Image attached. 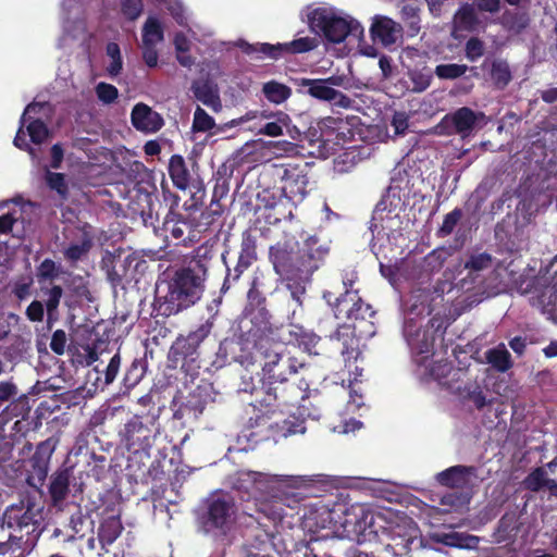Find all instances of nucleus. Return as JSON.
Returning <instances> with one entry per match:
<instances>
[{
    "instance_id": "nucleus-43",
    "label": "nucleus",
    "mask_w": 557,
    "mask_h": 557,
    "mask_svg": "<svg viewBox=\"0 0 557 557\" xmlns=\"http://www.w3.org/2000/svg\"><path fill=\"white\" fill-rule=\"evenodd\" d=\"M411 89L416 92L424 91L431 84L432 74L429 71L413 70L409 72Z\"/></svg>"
},
{
    "instance_id": "nucleus-59",
    "label": "nucleus",
    "mask_w": 557,
    "mask_h": 557,
    "mask_svg": "<svg viewBox=\"0 0 557 557\" xmlns=\"http://www.w3.org/2000/svg\"><path fill=\"white\" fill-rule=\"evenodd\" d=\"M45 310L42 302L34 300L26 309L27 318L33 322H40L44 319Z\"/></svg>"
},
{
    "instance_id": "nucleus-30",
    "label": "nucleus",
    "mask_w": 557,
    "mask_h": 557,
    "mask_svg": "<svg viewBox=\"0 0 557 557\" xmlns=\"http://www.w3.org/2000/svg\"><path fill=\"white\" fill-rule=\"evenodd\" d=\"M163 40V29L159 20L154 16H149L143 27V42L145 47H156Z\"/></svg>"
},
{
    "instance_id": "nucleus-47",
    "label": "nucleus",
    "mask_w": 557,
    "mask_h": 557,
    "mask_svg": "<svg viewBox=\"0 0 557 557\" xmlns=\"http://www.w3.org/2000/svg\"><path fill=\"white\" fill-rule=\"evenodd\" d=\"M92 521L82 512L74 513L70 520V527L74 535L84 536L86 530L90 529Z\"/></svg>"
},
{
    "instance_id": "nucleus-41",
    "label": "nucleus",
    "mask_w": 557,
    "mask_h": 557,
    "mask_svg": "<svg viewBox=\"0 0 557 557\" xmlns=\"http://www.w3.org/2000/svg\"><path fill=\"white\" fill-rule=\"evenodd\" d=\"M265 140L253 139L244 144L235 153V158L239 161H248L251 156L264 150Z\"/></svg>"
},
{
    "instance_id": "nucleus-21",
    "label": "nucleus",
    "mask_w": 557,
    "mask_h": 557,
    "mask_svg": "<svg viewBox=\"0 0 557 557\" xmlns=\"http://www.w3.org/2000/svg\"><path fill=\"white\" fill-rule=\"evenodd\" d=\"M191 90L194 96L201 101L205 106L219 112L222 103L218 90L208 82L196 81L193 83Z\"/></svg>"
},
{
    "instance_id": "nucleus-53",
    "label": "nucleus",
    "mask_w": 557,
    "mask_h": 557,
    "mask_svg": "<svg viewBox=\"0 0 557 557\" xmlns=\"http://www.w3.org/2000/svg\"><path fill=\"white\" fill-rule=\"evenodd\" d=\"M18 395V388L12 381L0 382V407L7 403L14 400Z\"/></svg>"
},
{
    "instance_id": "nucleus-39",
    "label": "nucleus",
    "mask_w": 557,
    "mask_h": 557,
    "mask_svg": "<svg viewBox=\"0 0 557 557\" xmlns=\"http://www.w3.org/2000/svg\"><path fill=\"white\" fill-rule=\"evenodd\" d=\"M214 126V119L209 115L202 108L197 107L194 113L193 131L205 133L211 131Z\"/></svg>"
},
{
    "instance_id": "nucleus-57",
    "label": "nucleus",
    "mask_w": 557,
    "mask_h": 557,
    "mask_svg": "<svg viewBox=\"0 0 557 557\" xmlns=\"http://www.w3.org/2000/svg\"><path fill=\"white\" fill-rule=\"evenodd\" d=\"M59 274V268L54 261L50 259L44 260L38 268V277L54 278Z\"/></svg>"
},
{
    "instance_id": "nucleus-20",
    "label": "nucleus",
    "mask_w": 557,
    "mask_h": 557,
    "mask_svg": "<svg viewBox=\"0 0 557 557\" xmlns=\"http://www.w3.org/2000/svg\"><path fill=\"white\" fill-rule=\"evenodd\" d=\"M432 294L426 289H416L406 301V310L414 317L429 315L431 308Z\"/></svg>"
},
{
    "instance_id": "nucleus-50",
    "label": "nucleus",
    "mask_w": 557,
    "mask_h": 557,
    "mask_svg": "<svg viewBox=\"0 0 557 557\" xmlns=\"http://www.w3.org/2000/svg\"><path fill=\"white\" fill-rule=\"evenodd\" d=\"M90 246H91L90 240L84 239L81 244L71 245L64 251V256L70 261H77L89 250Z\"/></svg>"
},
{
    "instance_id": "nucleus-22",
    "label": "nucleus",
    "mask_w": 557,
    "mask_h": 557,
    "mask_svg": "<svg viewBox=\"0 0 557 557\" xmlns=\"http://www.w3.org/2000/svg\"><path fill=\"white\" fill-rule=\"evenodd\" d=\"M70 476L71 474L67 469L59 470L52 474L49 493L54 506L62 504L66 498L69 494Z\"/></svg>"
},
{
    "instance_id": "nucleus-26",
    "label": "nucleus",
    "mask_w": 557,
    "mask_h": 557,
    "mask_svg": "<svg viewBox=\"0 0 557 557\" xmlns=\"http://www.w3.org/2000/svg\"><path fill=\"white\" fill-rule=\"evenodd\" d=\"M485 358L487 363L498 372H507L512 367L511 356L505 344L486 350Z\"/></svg>"
},
{
    "instance_id": "nucleus-8",
    "label": "nucleus",
    "mask_w": 557,
    "mask_h": 557,
    "mask_svg": "<svg viewBox=\"0 0 557 557\" xmlns=\"http://www.w3.org/2000/svg\"><path fill=\"white\" fill-rule=\"evenodd\" d=\"M236 519L237 509L233 498L228 495H213L208 500L201 528L205 533L221 537L234 529Z\"/></svg>"
},
{
    "instance_id": "nucleus-16",
    "label": "nucleus",
    "mask_w": 557,
    "mask_h": 557,
    "mask_svg": "<svg viewBox=\"0 0 557 557\" xmlns=\"http://www.w3.org/2000/svg\"><path fill=\"white\" fill-rule=\"evenodd\" d=\"M282 191L286 198L297 202L301 201L307 194L308 178L296 168L285 169L282 176Z\"/></svg>"
},
{
    "instance_id": "nucleus-7",
    "label": "nucleus",
    "mask_w": 557,
    "mask_h": 557,
    "mask_svg": "<svg viewBox=\"0 0 557 557\" xmlns=\"http://www.w3.org/2000/svg\"><path fill=\"white\" fill-rule=\"evenodd\" d=\"M42 506L30 498H25L5 509L0 528L2 531H10L9 540L22 541L27 536L25 542L28 543L40 534Z\"/></svg>"
},
{
    "instance_id": "nucleus-23",
    "label": "nucleus",
    "mask_w": 557,
    "mask_h": 557,
    "mask_svg": "<svg viewBox=\"0 0 557 557\" xmlns=\"http://www.w3.org/2000/svg\"><path fill=\"white\" fill-rule=\"evenodd\" d=\"M339 518L337 510H331L326 506H321L314 511L310 512L307 517L308 525L315 527L317 529H333L334 531H338L336 528L337 520L335 518Z\"/></svg>"
},
{
    "instance_id": "nucleus-4",
    "label": "nucleus",
    "mask_w": 557,
    "mask_h": 557,
    "mask_svg": "<svg viewBox=\"0 0 557 557\" xmlns=\"http://www.w3.org/2000/svg\"><path fill=\"white\" fill-rule=\"evenodd\" d=\"M329 252L330 245L325 239L317 235L304 234L297 255L290 261L283 252L274 257L275 271L286 280L293 299L299 305L311 275L320 268Z\"/></svg>"
},
{
    "instance_id": "nucleus-3",
    "label": "nucleus",
    "mask_w": 557,
    "mask_h": 557,
    "mask_svg": "<svg viewBox=\"0 0 557 557\" xmlns=\"http://www.w3.org/2000/svg\"><path fill=\"white\" fill-rule=\"evenodd\" d=\"M323 298L333 308L334 314L337 319H347L351 321L355 317V311H361V322L366 327L358 329L357 324H344L337 329L332 336V339L337 342L345 361L348 367H351V359L355 361L359 356L358 338L372 337L375 334V326L371 319L374 317V311L370 305L362 301L357 290L346 289L339 297H334L331 292H325Z\"/></svg>"
},
{
    "instance_id": "nucleus-61",
    "label": "nucleus",
    "mask_w": 557,
    "mask_h": 557,
    "mask_svg": "<svg viewBox=\"0 0 557 557\" xmlns=\"http://www.w3.org/2000/svg\"><path fill=\"white\" fill-rule=\"evenodd\" d=\"M479 537L475 535L459 533L458 548L475 549L479 545Z\"/></svg>"
},
{
    "instance_id": "nucleus-2",
    "label": "nucleus",
    "mask_w": 557,
    "mask_h": 557,
    "mask_svg": "<svg viewBox=\"0 0 557 557\" xmlns=\"http://www.w3.org/2000/svg\"><path fill=\"white\" fill-rule=\"evenodd\" d=\"M313 479L306 475H271L257 471H240L238 487L253 493L259 503V509L272 520L283 517V505L293 507L299 502L295 493L287 488H299Z\"/></svg>"
},
{
    "instance_id": "nucleus-19",
    "label": "nucleus",
    "mask_w": 557,
    "mask_h": 557,
    "mask_svg": "<svg viewBox=\"0 0 557 557\" xmlns=\"http://www.w3.org/2000/svg\"><path fill=\"white\" fill-rule=\"evenodd\" d=\"M478 24L479 21L474 7L466 3L454 15L451 34L455 38H458L461 36L460 33L475 29Z\"/></svg>"
},
{
    "instance_id": "nucleus-51",
    "label": "nucleus",
    "mask_w": 557,
    "mask_h": 557,
    "mask_svg": "<svg viewBox=\"0 0 557 557\" xmlns=\"http://www.w3.org/2000/svg\"><path fill=\"white\" fill-rule=\"evenodd\" d=\"M46 182L51 189L57 190L60 195L66 194L67 186L63 174L48 171L46 173Z\"/></svg>"
},
{
    "instance_id": "nucleus-54",
    "label": "nucleus",
    "mask_w": 557,
    "mask_h": 557,
    "mask_svg": "<svg viewBox=\"0 0 557 557\" xmlns=\"http://www.w3.org/2000/svg\"><path fill=\"white\" fill-rule=\"evenodd\" d=\"M67 337L63 330H57L51 337L50 348L57 355H63L66 347Z\"/></svg>"
},
{
    "instance_id": "nucleus-12",
    "label": "nucleus",
    "mask_w": 557,
    "mask_h": 557,
    "mask_svg": "<svg viewBox=\"0 0 557 557\" xmlns=\"http://www.w3.org/2000/svg\"><path fill=\"white\" fill-rule=\"evenodd\" d=\"M482 117V113H475L471 109L462 107L454 113L445 115L435 127V132L441 135L459 134L462 137H467Z\"/></svg>"
},
{
    "instance_id": "nucleus-48",
    "label": "nucleus",
    "mask_w": 557,
    "mask_h": 557,
    "mask_svg": "<svg viewBox=\"0 0 557 557\" xmlns=\"http://www.w3.org/2000/svg\"><path fill=\"white\" fill-rule=\"evenodd\" d=\"M492 265V257L487 253H478L469 258L465 263V268L470 271L479 272Z\"/></svg>"
},
{
    "instance_id": "nucleus-18",
    "label": "nucleus",
    "mask_w": 557,
    "mask_h": 557,
    "mask_svg": "<svg viewBox=\"0 0 557 557\" xmlns=\"http://www.w3.org/2000/svg\"><path fill=\"white\" fill-rule=\"evenodd\" d=\"M256 258H257V253H256L255 242L250 235H247L243 238L237 264L234 268L233 273L228 269V273L225 277L224 285L227 284L231 280L237 281L240 277V275L243 274V272L245 270H247L252 264V262L256 260Z\"/></svg>"
},
{
    "instance_id": "nucleus-45",
    "label": "nucleus",
    "mask_w": 557,
    "mask_h": 557,
    "mask_svg": "<svg viewBox=\"0 0 557 557\" xmlns=\"http://www.w3.org/2000/svg\"><path fill=\"white\" fill-rule=\"evenodd\" d=\"M95 91L99 101L104 104L113 103L119 96V90L115 86L103 82L97 84Z\"/></svg>"
},
{
    "instance_id": "nucleus-52",
    "label": "nucleus",
    "mask_w": 557,
    "mask_h": 557,
    "mask_svg": "<svg viewBox=\"0 0 557 557\" xmlns=\"http://www.w3.org/2000/svg\"><path fill=\"white\" fill-rule=\"evenodd\" d=\"M211 329L212 322L206 321L188 335L187 342L191 346H198L210 334Z\"/></svg>"
},
{
    "instance_id": "nucleus-15",
    "label": "nucleus",
    "mask_w": 557,
    "mask_h": 557,
    "mask_svg": "<svg viewBox=\"0 0 557 557\" xmlns=\"http://www.w3.org/2000/svg\"><path fill=\"white\" fill-rule=\"evenodd\" d=\"M370 32L372 38L385 47L396 44L403 36L401 26L386 16H376Z\"/></svg>"
},
{
    "instance_id": "nucleus-36",
    "label": "nucleus",
    "mask_w": 557,
    "mask_h": 557,
    "mask_svg": "<svg viewBox=\"0 0 557 557\" xmlns=\"http://www.w3.org/2000/svg\"><path fill=\"white\" fill-rule=\"evenodd\" d=\"M46 298V307H47V314L48 320L52 321L57 318V310L61 300V297L63 295V290L60 286H52L51 288L47 289L45 292Z\"/></svg>"
},
{
    "instance_id": "nucleus-9",
    "label": "nucleus",
    "mask_w": 557,
    "mask_h": 557,
    "mask_svg": "<svg viewBox=\"0 0 557 557\" xmlns=\"http://www.w3.org/2000/svg\"><path fill=\"white\" fill-rule=\"evenodd\" d=\"M318 39L315 37H299L289 42L284 44H256L250 45L244 40L238 42L243 51L249 55L263 54L271 59H278L286 54H298L309 52L318 47Z\"/></svg>"
},
{
    "instance_id": "nucleus-25",
    "label": "nucleus",
    "mask_w": 557,
    "mask_h": 557,
    "mask_svg": "<svg viewBox=\"0 0 557 557\" xmlns=\"http://www.w3.org/2000/svg\"><path fill=\"white\" fill-rule=\"evenodd\" d=\"M346 513L348 517H354L352 534H355V536L363 534L373 522L372 512L360 504L351 505L349 508H346Z\"/></svg>"
},
{
    "instance_id": "nucleus-63",
    "label": "nucleus",
    "mask_w": 557,
    "mask_h": 557,
    "mask_svg": "<svg viewBox=\"0 0 557 557\" xmlns=\"http://www.w3.org/2000/svg\"><path fill=\"white\" fill-rule=\"evenodd\" d=\"M450 371H451V367L449 363L440 361L432 367L431 375L435 380L442 381Z\"/></svg>"
},
{
    "instance_id": "nucleus-38",
    "label": "nucleus",
    "mask_w": 557,
    "mask_h": 557,
    "mask_svg": "<svg viewBox=\"0 0 557 557\" xmlns=\"http://www.w3.org/2000/svg\"><path fill=\"white\" fill-rule=\"evenodd\" d=\"M107 55L111 59L110 64L107 66L108 74L112 77L119 75L123 65L119 45L115 42L108 44Z\"/></svg>"
},
{
    "instance_id": "nucleus-31",
    "label": "nucleus",
    "mask_w": 557,
    "mask_h": 557,
    "mask_svg": "<svg viewBox=\"0 0 557 557\" xmlns=\"http://www.w3.org/2000/svg\"><path fill=\"white\" fill-rule=\"evenodd\" d=\"M553 479L546 468H536L524 480V485L532 492L549 491Z\"/></svg>"
},
{
    "instance_id": "nucleus-14",
    "label": "nucleus",
    "mask_w": 557,
    "mask_h": 557,
    "mask_svg": "<svg viewBox=\"0 0 557 557\" xmlns=\"http://www.w3.org/2000/svg\"><path fill=\"white\" fill-rule=\"evenodd\" d=\"M436 479L447 487L467 488L474 484L478 475L474 467L455 466L437 473Z\"/></svg>"
},
{
    "instance_id": "nucleus-62",
    "label": "nucleus",
    "mask_w": 557,
    "mask_h": 557,
    "mask_svg": "<svg viewBox=\"0 0 557 557\" xmlns=\"http://www.w3.org/2000/svg\"><path fill=\"white\" fill-rule=\"evenodd\" d=\"M459 219H460L459 211L455 210V211L448 213L445 216V220L442 224L441 232H443L444 234H450L453 232V230L455 228L456 224L458 223Z\"/></svg>"
},
{
    "instance_id": "nucleus-33",
    "label": "nucleus",
    "mask_w": 557,
    "mask_h": 557,
    "mask_svg": "<svg viewBox=\"0 0 557 557\" xmlns=\"http://www.w3.org/2000/svg\"><path fill=\"white\" fill-rule=\"evenodd\" d=\"M290 124V117L288 114L278 111L273 115V121L265 123L261 128L258 129V134L267 135L270 137H277L283 135V128L288 127Z\"/></svg>"
},
{
    "instance_id": "nucleus-55",
    "label": "nucleus",
    "mask_w": 557,
    "mask_h": 557,
    "mask_svg": "<svg viewBox=\"0 0 557 557\" xmlns=\"http://www.w3.org/2000/svg\"><path fill=\"white\" fill-rule=\"evenodd\" d=\"M123 13L131 20H136L143 11L141 0H123Z\"/></svg>"
},
{
    "instance_id": "nucleus-58",
    "label": "nucleus",
    "mask_w": 557,
    "mask_h": 557,
    "mask_svg": "<svg viewBox=\"0 0 557 557\" xmlns=\"http://www.w3.org/2000/svg\"><path fill=\"white\" fill-rule=\"evenodd\" d=\"M120 364H121L120 355L115 354L111 358L109 364L106 368V377H104V385L106 386L111 384L115 380L116 374H117L119 369H120Z\"/></svg>"
},
{
    "instance_id": "nucleus-17",
    "label": "nucleus",
    "mask_w": 557,
    "mask_h": 557,
    "mask_svg": "<svg viewBox=\"0 0 557 557\" xmlns=\"http://www.w3.org/2000/svg\"><path fill=\"white\" fill-rule=\"evenodd\" d=\"M133 126L144 133H154L163 125L159 113L145 103H137L131 114Z\"/></svg>"
},
{
    "instance_id": "nucleus-37",
    "label": "nucleus",
    "mask_w": 557,
    "mask_h": 557,
    "mask_svg": "<svg viewBox=\"0 0 557 557\" xmlns=\"http://www.w3.org/2000/svg\"><path fill=\"white\" fill-rule=\"evenodd\" d=\"M468 71L466 64H440L435 67V74L442 79H455L462 76Z\"/></svg>"
},
{
    "instance_id": "nucleus-60",
    "label": "nucleus",
    "mask_w": 557,
    "mask_h": 557,
    "mask_svg": "<svg viewBox=\"0 0 557 557\" xmlns=\"http://www.w3.org/2000/svg\"><path fill=\"white\" fill-rule=\"evenodd\" d=\"M392 126L395 134L401 135L408 127V115L405 112H396L392 119Z\"/></svg>"
},
{
    "instance_id": "nucleus-40",
    "label": "nucleus",
    "mask_w": 557,
    "mask_h": 557,
    "mask_svg": "<svg viewBox=\"0 0 557 557\" xmlns=\"http://www.w3.org/2000/svg\"><path fill=\"white\" fill-rule=\"evenodd\" d=\"M400 205V196L396 187H389L381 201L376 205L375 212H392Z\"/></svg>"
},
{
    "instance_id": "nucleus-42",
    "label": "nucleus",
    "mask_w": 557,
    "mask_h": 557,
    "mask_svg": "<svg viewBox=\"0 0 557 557\" xmlns=\"http://www.w3.org/2000/svg\"><path fill=\"white\" fill-rule=\"evenodd\" d=\"M469 502L468 497L458 492H449L441 498V505L446 507V511H457Z\"/></svg>"
},
{
    "instance_id": "nucleus-34",
    "label": "nucleus",
    "mask_w": 557,
    "mask_h": 557,
    "mask_svg": "<svg viewBox=\"0 0 557 557\" xmlns=\"http://www.w3.org/2000/svg\"><path fill=\"white\" fill-rule=\"evenodd\" d=\"M491 77L493 83L498 88H504L511 79L509 66L504 61H495L492 64Z\"/></svg>"
},
{
    "instance_id": "nucleus-49",
    "label": "nucleus",
    "mask_w": 557,
    "mask_h": 557,
    "mask_svg": "<svg viewBox=\"0 0 557 557\" xmlns=\"http://www.w3.org/2000/svg\"><path fill=\"white\" fill-rule=\"evenodd\" d=\"M280 432L284 437L294 434H302L306 432V428L304 425V421L299 419H286L280 425Z\"/></svg>"
},
{
    "instance_id": "nucleus-27",
    "label": "nucleus",
    "mask_w": 557,
    "mask_h": 557,
    "mask_svg": "<svg viewBox=\"0 0 557 557\" xmlns=\"http://www.w3.org/2000/svg\"><path fill=\"white\" fill-rule=\"evenodd\" d=\"M298 85L301 87H307V92L319 100L330 101V98L333 94L334 88L329 86V84L324 79H310V78H300L297 81Z\"/></svg>"
},
{
    "instance_id": "nucleus-24",
    "label": "nucleus",
    "mask_w": 557,
    "mask_h": 557,
    "mask_svg": "<svg viewBox=\"0 0 557 557\" xmlns=\"http://www.w3.org/2000/svg\"><path fill=\"white\" fill-rule=\"evenodd\" d=\"M23 211L24 208L13 201L0 203V233L7 234L12 231L22 219Z\"/></svg>"
},
{
    "instance_id": "nucleus-10",
    "label": "nucleus",
    "mask_w": 557,
    "mask_h": 557,
    "mask_svg": "<svg viewBox=\"0 0 557 557\" xmlns=\"http://www.w3.org/2000/svg\"><path fill=\"white\" fill-rule=\"evenodd\" d=\"M157 429L144 423L140 417H132L120 430L121 444L132 453L148 451L154 444Z\"/></svg>"
},
{
    "instance_id": "nucleus-13",
    "label": "nucleus",
    "mask_w": 557,
    "mask_h": 557,
    "mask_svg": "<svg viewBox=\"0 0 557 557\" xmlns=\"http://www.w3.org/2000/svg\"><path fill=\"white\" fill-rule=\"evenodd\" d=\"M404 334L411 351L417 356H421L420 359H417V362L422 363L432 351V334L418 327L411 318L405 322Z\"/></svg>"
},
{
    "instance_id": "nucleus-5",
    "label": "nucleus",
    "mask_w": 557,
    "mask_h": 557,
    "mask_svg": "<svg viewBox=\"0 0 557 557\" xmlns=\"http://www.w3.org/2000/svg\"><path fill=\"white\" fill-rule=\"evenodd\" d=\"M207 269L197 261L194 264L177 270L166 283L163 295L165 311L175 314L194 306L205 290Z\"/></svg>"
},
{
    "instance_id": "nucleus-35",
    "label": "nucleus",
    "mask_w": 557,
    "mask_h": 557,
    "mask_svg": "<svg viewBox=\"0 0 557 557\" xmlns=\"http://www.w3.org/2000/svg\"><path fill=\"white\" fill-rule=\"evenodd\" d=\"M540 302L544 313L557 323V290L555 287L546 288L541 295Z\"/></svg>"
},
{
    "instance_id": "nucleus-64",
    "label": "nucleus",
    "mask_w": 557,
    "mask_h": 557,
    "mask_svg": "<svg viewBox=\"0 0 557 557\" xmlns=\"http://www.w3.org/2000/svg\"><path fill=\"white\" fill-rule=\"evenodd\" d=\"M329 102H333L335 106L343 109H348L352 104V100L348 96L344 95L343 92L336 89L333 90V94Z\"/></svg>"
},
{
    "instance_id": "nucleus-29",
    "label": "nucleus",
    "mask_w": 557,
    "mask_h": 557,
    "mask_svg": "<svg viewBox=\"0 0 557 557\" xmlns=\"http://www.w3.org/2000/svg\"><path fill=\"white\" fill-rule=\"evenodd\" d=\"M169 174L173 184L184 190L189 183L188 171L186 170L185 162L182 157L173 156L169 164Z\"/></svg>"
},
{
    "instance_id": "nucleus-46",
    "label": "nucleus",
    "mask_w": 557,
    "mask_h": 557,
    "mask_svg": "<svg viewBox=\"0 0 557 557\" xmlns=\"http://www.w3.org/2000/svg\"><path fill=\"white\" fill-rule=\"evenodd\" d=\"M264 150L274 157H283L284 154L293 152L295 145L287 140H265Z\"/></svg>"
},
{
    "instance_id": "nucleus-6",
    "label": "nucleus",
    "mask_w": 557,
    "mask_h": 557,
    "mask_svg": "<svg viewBox=\"0 0 557 557\" xmlns=\"http://www.w3.org/2000/svg\"><path fill=\"white\" fill-rule=\"evenodd\" d=\"M306 16L310 29L323 36L327 42L341 44L349 35L363 33L358 21L332 7L308 8Z\"/></svg>"
},
{
    "instance_id": "nucleus-11",
    "label": "nucleus",
    "mask_w": 557,
    "mask_h": 557,
    "mask_svg": "<svg viewBox=\"0 0 557 557\" xmlns=\"http://www.w3.org/2000/svg\"><path fill=\"white\" fill-rule=\"evenodd\" d=\"M46 108L45 102H33L26 107L21 117V126L14 138V146L20 149H27L33 159L36 158L35 150L30 148L24 138L23 125L26 121H30L27 125L28 135L34 144H41L48 137L49 131L46 124L39 119H35L33 114L44 110Z\"/></svg>"
},
{
    "instance_id": "nucleus-32",
    "label": "nucleus",
    "mask_w": 557,
    "mask_h": 557,
    "mask_svg": "<svg viewBox=\"0 0 557 557\" xmlns=\"http://www.w3.org/2000/svg\"><path fill=\"white\" fill-rule=\"evenodd\" d=\"M262 91H263L265 98L270 102L275 103V104L283 103L292 95V89L288 86L281 84L278 82H275V81L265 83L262 87Z\"/></svg>"
},
{
    "instance_id": "nucleus-1",
    "label": "nucleus",
    "mask_w": 557,
    "mask_h": 557,
    "mask_svg": "<svg viewBox=\"0 0 557 557\" xmlns=\"http://www.w3.org/2000/svg\"><path fill=\"white\" fill-rule=\"evenodd\" d=\"M258 352L261 358L263 383L267 386V398L262 401L269 406L272 400L288 405L304 399L309 382L302 377L297 386L287 383L289 377L299 373L305 376L309 370L307 364L293 357L283 344L268 339L260 342Z\"/></svg>"
},
{
    "instance_id": "nucleus-28",
    "label": "nucleus",
    "mask_w": 557,
    "mask_h": 557,
    "mask_svg": "<svg viewBox=\"0 0 557 557\" xmlns=\"http://www.w3.org/2000/svg\"><path fill=\"white\" fill-rule=\"evenodd\" d=\"M123 525L117 517H109L101 523L98 532L100 543L104 545L112 544L122 533Z\"/></svg>"
},
{
    "instance_id": "nucleus-56",
    "label": "nucleus",
    "mask_w": 557,
    "mask_h": 557,
    "mask_svg": "<svg viewBox=\"0 0 557 557\" xmlns=\"http://www.w3.org/2000/svg\"><path fill=\"white\" fill-rule=\"evenodd\" d=\"M484 48L482 41L476 38H471L466 45V57L470 61H475L483 55Z\"/></svg>"
},
{
    "instance_id": "nucleus-44",
    "label": "nucleus",
    "mask_w": 557,
    "mask_h": 557,
    "mask_svg": "<svg viewBox=\"0 0 557 557\" xmlns=\"http://www.w3.org/2000/svg\"><path fill=\"white\" fill-rule=\"evenodd\" d=\"M98 357V352L94 347L85 345L76 350V352L73 355V360L77 364L87 367L97 361Z\"/></svg>"
}]
</instances>
